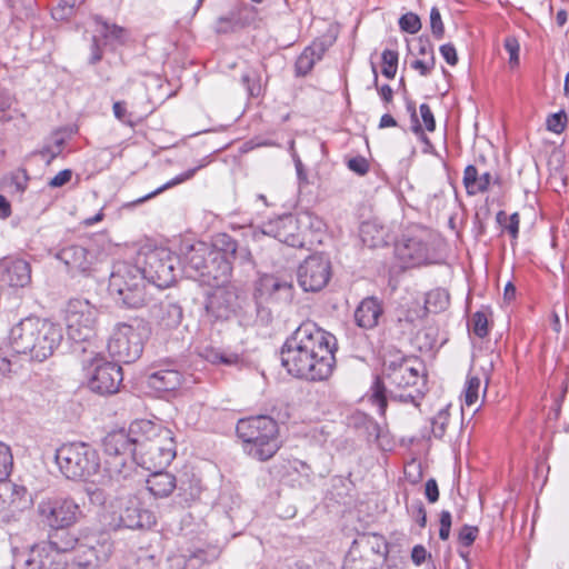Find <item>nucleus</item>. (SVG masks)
<instances>
[{
	"mask_svg": "<svg viewBox=\"0 0 569 569\" xmlns=\"http://www.w3.org/2000/svg\"><path fill=\"white\" fill-rule=\"evenodd\" d=\"M478 532V527L465 525L459 531L458 539L463 546L469 547L475 542Z\"/></svg>",
	"mask_w": 569,
	"mask_h": 569,
	"instance_id": "obj_56",
	"label": "nucleus"
},
{
	"mask_svg": "<svg viewBox=\"0 0 569 569\" xmlns=\"http://www.w3.org/2000/svg\"><path fill=\"white\" fill-rule=\"evenodd\" d=\"M176 490V505L181 508H187L200 497V480L196 479L193 475L189 476L188 473H183L181 477L177 478Z\"/></svg>",
	"mask_w": 569,
	"mask_h": 569,
	"instance_id": "obj_32",
	"label": "nucleus"
},
{
	"mask_svg": "<svg viewBox=\"0 0 569 569\" xmlns=\"http://www.w3.org/2000/svg\"><path fill=\"white\" fill-rule=\"evenodd\" d=\"M96 21L102 26V34L106 38L120 40L124 33V29L116 24H109L107 21H102L100 17H96Z\"/></svg>",
	"mask_w": 569,
	"mask_h": 569,
	"instance_id": "obj_55",
	"label": "nucleus"
},
{
	"mask_svg": "<svg viewBox=\"0 0 569 569\" xmlns=\"http://www.w3.org/2000/svg\"><path fill=\"white\" fill-rule=\"evenodd\" d=\"M232 260H227L219 251H212L207 269L200 280L209 287L226 286L232 272Z\"/></svg>",
	"mask_w": 569,
	"mask_h": 569,
	"instance_id": "obj_24",
	"label": "nucleus"
},
{
	"mask_svg": "<svg viewBox=\"0 0 569 569\" xmlns=\"http://www.w3.org/2000/svg\"><path fill=\"white\" fill-rule=\"evenodd\" d=\"M179 258L166 248H157L144 256L140 270L149 283L158 288L170 287L177 278Z\"/></svg>",
	"mask_w": 569,
	"mask_h": 569,
	"instance_id": "obj_10",
	"label": "nucleus"
},
{
	"mask_svg": "<svg viewBox=\"0 0 569 569\" xmlns=\"http://www.w3.org/2000/svg\"><path fill=\"white\" fill-rule=\"evenodd\" d=\"M130 432L141 433L139 441L146 445L156 446L160 449L170 448L171 451H177L173 432L160 425H156L149 420L136 421L130 426Z\"/></svg>",
	"mask_w": 569,
	"mask_h": 569,
	"instance_id": "obj_18",
	"label": "nucleus"
},
{
	"mask_svg": "<svg viewBox=\"0 0 569 569\" xmlns=\"http://www.w3.org/2000/svg\"><path fill=\"white\" fill-rule=\"evenodd\" d=\"M430 28L435 38L441 39L445 34V26L441 20L440 11L437 7H432L430 11Z\"/></svg>",
	"mask_w": 569,
	"mask_h": 569,
	"instance_id": "obj_53",
	"label": "nucleus"
},
{
	"mask_svg": "<svg viewBox=\"0 0 569 569\" xmlns=\"http://www.w3.org/2000/svg\"><path fill=\"white\" fill-rule=\"evenodd\" d=\"M119 521L123 528L150 529L156 525V516L152 511L143 508L138 500H130L121 511Z\"/></svg>",
	"mask_w": 569,
	"mask_h": 569,
	"instance_id": "obj_26",
	"label": "nucleus"
},
{
	"mask_svg": "<svg viewBox=\"0 0 569 569\" xmlns=\"http://www.w3.org/2000/svg\"><path fill=\"white\" fill-rule=\"evenodd\" d=\"M357 426H361L367 435L368 441H379L381 437V427L372 418L366 415L355 417Z\"/></svg>",
	"mask_w": 569,
	"mask_h": 569,
	"instance_id": "obj_39",
	"label": "nucleus"
},
{
	"mask_svg": "<svg viewBox=\"0 0 569 569\" xmlns=\"http://www.w3.org/2000/svg\"><path fill=\"white\" fill-rule=\"evenodd\" d=\"M420 362L416 358L395 355L383 362L386 379L396 388H407L417 385L420 379Z\"/></svg>",
	"mask_w": 569,
	"mask_h": 569,
	"instance_id": "obj_15",
	"label": "nucleus"
},
{
	"mask_svg": "<svg viewBox=\"0 0 569 569\" xmlns=\"http://www.w3.org/2000/svg\"><path fill=\"white\" fill-rule=\"evenodd\" d=\"M360 238L369 248L382 247L388 243V230L376 221H366L360 227Z\"/></svg>",
	"mask_w": 569,
	"mask_h": 569,
	"instance_id": "obj_36",
	"label": "nucleus"
},
{
	"mask_svg": "<svg viewBox=\"0 0 569 569\" xmlns=\"http://www.w3.org/2000/svg\"><path fill=\"white\" fill-rule=\"evenodd\" d=\"M471 323L472 331L477 337L485 338L488 335V319L483 312H475L471 318Z\"/></svg>",
	"mask_w": 569,
	"mask_h": 569,
	"instance_id": "obj_51",
	"label": "nucleus"
},
{
	"mask_svg": "<svg viewBox=\"0 0 569 569\" xmlns=\"http://www.w3.org/2000/svg\"><path fill=\"white\" fill-rule=\"evenodd\" d=\"M410 510H411L412 517L415 518L417 523L421 528L426 527L427 512H426L423 503L420 500H417V501L412 502V505L410 506Z\"/></svg>",
	"mask_w": 569,
	"mask_h": 569,
	"instance_id": "obj_58",
	"label": "nucleus"
},
{
	"mask_svg": "<svg viewBox=\"0 0 569 569\" xmlns=\"http://www.w3.org/2000/svg\"><path fill=\"white\" fill-rule=\"evenodd\" d=\"M136 457L106 458L104 477L111 485L124 486L136 470Z\"/></svg>",
	"mask_w": 569,
	"mask_h": 569,
	"instance_id": "obj_28",
	"label": "nucleus"
},
{
	"mask_svg": "<svg viewBox=\"0 0 569 569\" xmlns=\"http://www.w3.org/2000/svg\"><path fill=\"white\" fill-rule=\"evenodd\" d=\"M382 74L388 79H393L397 73L398 67V52L393 50L386 49L382 54Z\"/></svg>",
	"mask_w": 569,
	"mask_h": 569,
	"instance_id": "obj_42",
	"label": "nucleus"
},
{
	"mask_svg": "<svg viewBox=\"0 0 569 569\" xmlns=\"http://www.w3.org/2000/svg\"><path fill=\"white\" fill-rule=\"evenodd\" d=\"M149 386L159 391H172L183 382V376L176 369H161L148 378Z\"/></svg>",
	"mask_w": 569,
	"mask_h": 569,
	"instance_id": "obj_34",
	"label": "nucleus"
},
{
	"mask_svg": "<svg viewBox=\"0 0 569 569\" xmlns=\"http://www.w3.org/2000/svg\"><path fill=\"white\" fill-rule=\"evenodd\" d=\"M64 566L62 556L43 542L34 545L24 560L26 569H64Z\"/></svg>",
	"mask_w": 569,
	"mask_h": 569,
	"instance_id": "obj_25",
	"label": "nucleus"
},
{
	"mask_svg": "<svg viewBox=\"0 0 569 569\" xmlns=\"http://www.w3.org/2000/svg\"><path fill=\"white\" fill-rule=\"evenodd\" d=\"M316 63V58L312 57L307 50H303L302 53L297 58L295 69L297 76H306L308 74Z\"/></svg>",
	"mask_w": 569,
	"mask_h": 569,
	"instance_id": "obj_49",
	"label": "nucleus"
},
{
	"mask_svg": "<svg viewBox=\"0 0 569 569\" xmlns=\"http://www.w3.org/2000/svg\"><path fill=\"white\" fill-rule=\"evenodd\" d=\"M491 181L492 176L490 172L479 174L478 169L473 164L467 166L463 171V186L469 196L488 191Z\"/></svg>",
	"mask_w": 569,
	"mask_h": 569,
	"instance_id": "obj_35",
	"label": "nucleus"
},
{
	"mask_svg": "<svg viewBox=\"0 0 569 569\" xmlns=\"http://www.w3.org/2000/svg\"><path fill=\"white\" fill-rule=\"evenodd\" d=\"M37 515L50 529H68L80 520L82 510L72 498L53 496L38 502Z\"/></svg>",
	"mask_w": 569,
	"mask_h": 569,
	"instance_id": "obj_8",
	"label": "nucleus"
},
{
	"mask_svg": "<svg viewBox=\"0 0 569 569\" xmlns=\"http://www.w3.org/2000/svg\"><path fill=\"white\" fill-rule=\"evenodd\" d=\"M298 230V221L291 214L279 218L274 222H269L263 227V233L273 236L280 242L293 248L303 246V240Z\"/></svg>",
	"mask_w": 569,
	"mask_h": 569,
	"instance_id": "obj_22",
	"label": "nucleus"
},
{
	"mask_svg": "<svg viewBox=\"0 0 569 569\" xmlns=\"http://www.w3.org/2000/svg\"><path fill=\"white\" fill-rule=\"evenodd\" d=\"M206 300V311L216 320H227L236 313L239 308V297L233 287H213Z\"/></svg>",
	"mask_w": 569,
	"mask_h": 569,
	"instance_id": "obj_16",
	"label": "nucleus"
},
{
	"mask_svg": "<svg viewBox=\"0 0 569 569\" xmlns=\"http://www.w3.org/2000/svg\"><path fill=\"white\" fill-rule=\"evenodd\" d=\"M90 366L92 370L89 376L88 386L91 391L101 396L113 395L119 391L123 373L118 362L96 357Z\"/></svg>",
	"mask_w": 569,
	"mask_h": 569,
	"instance_id": "obj_11",
	"label": "nucleus"
},
{
	"mask_svg": "<svg viewBox=\"0 0 569 569\" xmlns=\"http://www.w3.org/2000/svg\"><path fill=\"white\" fill-rule=\"evenodd\" d=\"M399 27L402 31L415 34V33L419 32L422 24H421L420 18L416 13L408 12L400 17Z\"/></svg>",
	"mask_w": 569,
	"mask_h": 569,
	"instance_id": "obj_47",
	"label": "nucleus"
},
{
	"mask_svg": "<svg viewBox=\"0 0 569 569\" xmlns=\"http://www.w3.org/2000/svg\"><path fill=\"white\" fill-rule=\"evenodd\" d=\"M435 64H436L435 56H431L429 61L415 60L411 63V68H413L415 70H418L421 76L426 77L435 68Z\"/></svg>",
	"mask_w": 569,
	"mask_h": 569,
	"instance_id": "obj_62",
	"label": "nucleus"
},
{
	"mask_svg": "<svg viewBox=\"0 0 569 569\" xmlns=\"http://www.w3.org/2000/svg\"><path fill=\"white\" fill-rule=\"evenodd\" d=\"M56 462L66 478L88 480L100 470L98 451L84 442L62 445L56 451Z\"/></svg>",
	"mask_w": 569,
	"mask_h": 569,
	"instance_id": "obj_4",
	"label": "nucleus"
},
{
	"mask_svg": "<svg viewBox=\"0 0 569 569\" xmlns=\"http://www.w3.org/2000/svg\"><path fill=\"white\" fill-rule=\"evenodd\" d=\"M336 351V337L315 322L307 321L287 338L280 359L291 376L309 381H323L333 372Z\"/></svg>",
	"mask_w": 569,
	"mask_h": 569,
	"instance_id": "obj_1",
	"label": "nucleus"
},
{
	"mask_svg": "<svg viewBox=\"0 0 569 569\" xmlns=\"http://www.w3.org/2000/svg\"><path fill=\"white\" fill-rule=\"evenodd\" d=\"M138 446L140 465L148 470L167 468L177 455V451H171L170 448L160 449L156 446L146 445L142 441H138Z\"/></svg>",
	"mask_w": 569,
	"mask_h": 569,
	"instance_id": "obj_27",
	"label": "nucleus"
},
{
	"mask_svg": "<svg viewBox=\"0 0 569 569\" xmlns=\"http://www.w3.org/2000/svg\"><path fill=\"white\" fill-rule=\"evenodd\" d=\"M1 278L12 288H24L31 283V266L23 259H8L2 263Z\"/></svg>",
	"mask_w": 569,
	"mask_h": 569,
	"instance_id": "obj_29",
	"label": "nucleus"
},
{
	"mask_svg": "<svg viewBox=\"0 0 569 569\" xmlns=\"http://www.w3.org/2000/svg\"><path fill=\"white\" fill-rule=\"evenodd\" d=\"M202 357L213 365L221 363L226 366H231L238 361V356L234 353L227 355L219 349L214 348H204L202 352Z\"/></svg>",
	"mask_w": 569,
	"mask_h": 569,
	"instance_id": "obj_40",
	"label": "nucleus"
},
{
	"mask_svg": "<svg viewBox=\"0 0 569 569\" xmlns=\"http://www.w3.org/2000/svg\"><path fill=\"white\" fill-rule=\"evenodd\" d=\"M51 530L52 532L49 535V540L43 542L46 546H50V549L59 552L60 556L64 552L73 551L79 541L78 538L66 531V529Z\"/></svg>",
	"mask_w": 569,
	"mask_h": 569,
	"instance_id": "obj_37",
	"label": "nucleus"
},
{
	"mask_svg": "<svg viewBox=\"0 0 569 569\" xmlns=\"http://www.w3.org/2000/svg\"><path fill=\"white\" fill-rule=\"evenodd\" d=\"M330 277L331 262L325 254L308 257L297 271L298 282L305 291H320L327 286Z\"/></svg>",
	"mask_w": 569,
	"mask_h": 569,
	"instance_id": "obj_12",
	"label": "nucleus"
},
{
	"mask_svg": "<svg viewBox=\"0 0 569 569\" xmlns=\"http://www.w3.org/2000/svg\"><path fill=\"white\" fill-rule=\"evenodd\" d=\"M114 117L123 124H132L128 119V110L124 101H116L112 106Z\"/></svg>",
	"mask_w": 569,
	"mask_h": 569,
	"instance_id": "obj_63",
	"label": "nucleus"
},
{
	"mask_svg": "<svg viewBox=\"0 0 569 569\" xmlns=\"http://www.w3.org/2000/svg\"><path fill=\"white\" fill-rule=\"evenodd\" d=\"M83 0H60L59 4L52 11V17L57 20H62L72 13L76 6L82 3Z\"/></svg>",
	"mask_w": 569,
	"mask_h": 569,
	"instance_id": "obj_52",
	"label": "nucleus"
},
{
	"mask_svg": "<svg viewBox=\"0 0 569 569\" xmlns=\"http://www.w3.org/2000/svg\"><path fill=\"white\" fill-rule=\"evenodd\" d=\"M162 470L154 469L146 481L148 491L156 498L169 497L177 486V478Z\"/></svg>",
	"mask_w": 569,
	"mask_h": 569,
	"instance_id": "obj_33",
	"label": "nucleus"
},
{
	"mask_svg": "<svg viewBox=\"0 0 569 569\" xmlns=\"http://www.w3.org/2000/svg\"><path fill=\"white\" fill-rule=\"evenodd\" d=\"M212 251H219L227 260L246 263L251 259V253L246 247H239L238 242L227 233H218L210 247Z\"/></svg>",
	"mask_w": 569,
	"mask_h": 569,
	"instance_id": "obj_30",
	"label": "nucleus"
},
{
	"mask_svg": "<svg viewBox=\"0 0 569 569\" xmlns=\"http://www.w3.org/2000/svg\"><path fill=\"white\" fill-rule=\"evenodd\" d=\"M241 82L250 97H259L262 92L260 76L254 70H249L241 76Z\"/></svg>",
	"mask_w": 569,
	"mask_h": 569,
	"instance_id": "obj_41",
	"label": "nucleus"
},
{
	"mask_svg": "<svg viewBox=\"0 0 569 569\" xmlns=\"http://www.w3.org/2000/svg\"><path fill=\"white\" fill-rule=\"evenodd\" d=\"M372 402L376 403L379 407V412L381 415L385 413L387 408V397H386V388L383 386L382 380L377 377L372 387Z\"/></svg>",
	"mask_w": 569,
	"mask_h": 569,
	"instance_id": "obj_46",
	"label": "nucleus"
},
{
	"mask_svg": "<svg viewBox=\"0 0 569 569\" xmlns=\"http://www.w3.org/2000/svg\"><path fill=\"white\" fill-rule=\"evenodd\" d=\"M146 333L147 327L142 320L117 323L108 341L109 355L117 362H134L142 355Z\"/></svg>",
	"mask_w": 569,
	"mask_h": 569,
	"instance_id": "obj_6",
	"label": "nucleus"
},
{
	"mask_svg": "<svg viewBox=\"0 0 569 569\" xmlns=\"http://www.w3.org/2000/svg\"><path fill=\"white\" fill-rule=\"evenodd\" d=\"M54 257L72 274H88L96 261L94 253L79 244H67L60 248L54 253Z\"/></svg>",
	"mask_w": 569,
	"mask_h": 569,
	"instance_id": "obj_17",
	"label": "nucleus"
},
{
	"mask_svg": "<svg viewBox=\"0 0 569 569\" xmlns=\"http://www.w3.org/2000/svg\"><path fill=\"white\" fill-rule=\"evenodd\" d=\"M395 254L401 268H415L429 262V248L419 238H403L396 243Z\"/></svg>",
	"mask_w": 569,
	"mask_h": 569,
	"instance_id": "obj_19",
	"label": "nucleus"
},
{
	"mask_svg": "<svg viewBox=\"0 0 569 569\" xmlns=\"http://www.w3.org/2000/svg\"><path fill=\"white\" fill-rule=\"evenodd\" d=\"M236 431L243 443L244 452L259 461L271 459L281 447L279 426L269 416L240 419Z\"/></svg>",
	"mask_w": 569,
	"mask_h": 569,
	"instance_id": "obj_3",
	"label": "nucleus"
},
{
	"mask_svg": "<svg viewBox=\"0 0 569 569\" xmlns=\"http://www.w3.org/2000/svg\"><path fill=\"white\" fill-rule=\"evenodd\" d=\"M112 553V542L108 539L91 538L78 541L73 549L72 565L78 569H98Z\"/></svg>",
	"mask_w": 569,
	"mask_h": 569,
	"instance_id": "obj_14",
	"label": "nucleus"
},
{
	"mask_svg": "<svg viewBox=\"0 0 569 569\" xmlns=\"http://www.w3.org/2000/svg\"><path fill=\"white\" fill-rule=\"evenodd\" d=\"M98 310L87 300L73 299L66 309L67 335L74 342H89L96 336Z\"/></svg>",
	"mask_w": 569,
	"mask_h": 569,
	"instance_id": "obj_9",
	"label": "nucleus"
},
{
	"mask_svg": "<svg viewBox=\"0 0 569 569\" xmlns=\"http://www.w3.org/2000/svg\"><path fill=\"white\" fill-rule=\"evenodd\" d=\"M152 317L161 330L177 329L183 319V308L178 302L167 297L152 307Z\"/></svg>",
	"mask_w": 569,
	"mask_h": 569,
	"instance_id": "obj_23",
	"label": "nucleus"
},
{
	"mask_svg": "<svg viewBox=\"0 0 569 569\" xmlns=\"http://www.w3.org/2000/svg\"><path fill=\"white\" fill-rule=\"evenodd\" d=\"M348 168L351 171H353L360 176H363L369 170V163L363 157H355L348 161Z\"/></svg>",
	"mask_w": 569,
	"mask_h": 569,
	"instance_id": "obj_60",
	"label": "nucleus"
},
{
	"mask_svg": "<svg viewBox=\"0 0 569 569\" xmlns=\"http://www.w3.org/2000/svg\"><path fill=\"white\" fill-rule=\"evenodd\" d=\"M204 167V163H201L199 164L198 167L193 168V169H190L188 170L187 172L176 177L174 179L168 181L167 183H164L163 186H161L160 188H158L157 190H154L153 192L149 193L148 196L143 197L142 199H140L139 201L142 202L144 200H148L157 194H159L160 192L167 190L168 188H171L178 183H181L190 178H192L194 176V173L197 172L198 169Z\"/></svg>",
	"mask_w": 569,
	"mask_h": 569,
	"instance_id": "obj_44",
	"label": "nucleus"
},
{
	"mask_svg": "<svg viewBox=\"0 0 569 569\" xmlns=\"http://www.w3.org/2000/svg\"><path fill=\"white\" fill-rule=\"evenodd\" d=\"M420 116L422 118L425 128L432 132L436 129V120L430 107L427 103H422L419 107Z\"/></svg>",
	"mask_w": 569,
	"mask_h": 569,
	"instance_id": "obj_59",
	"label": "nucleus"
},
{
	"mask_svg": "<svg viewBox=\"0 0 569 569\" xmlns=\"http://www.w3.org/2000/svg\"><path fill=\"white\" fill-rule=\"evenodd\" d=\"M480 378L477 376H468L465 388V403L468 407L473 406L479 398Z\"/></svg>",
	"mask_w": 569,
	"mask_h": 569,
	"instance_id": "obj_43",
	"label": "nucleus"
},
{
	"mask_svg": "<svg viewBox=\"0 0 569 569\" xmlns=\"http://www.w3.org/2000/svg\"><path fill=\"white\" fill-rule=\"evenodd\" d=\"M387 553V541L381 535L359 533L345 558L343 569H379Z\"/></svg>",
	"mask_w": 569,
	"mask_h": 569,
	"instance_id": "obj_7",
	"label": "nucleus"
},
{
	"mask_svg": "<svg viewBox=\"0 0 569 569\" xmlns=\"http://www.w3.org/2000/svg\"><path fill=\"white\" fill-rule=\"evenodd\" d=\"M72 178V170L64 169L61 170L59 173H57L50 181L48 182V186L51 188H60L64 184H67Z\"/></svg>",
	"mask_w": 569,
	"mask_h": 569,
	"instance_id": "obj_61",
	"label": "nucleus"
},
{
	"mask_svg": "<svg viewBox=\"0 0 569 569\" xmlns=\"http://www.w3.org/2000/svg\"><path fill=\"white\" fill-rule=\"evenodd\" d=\"M383 309L376 297L365 298L355 311L356 323L363 329H372L378 326Z\"/></svg>",
	"mask_w": 569,
	"mask_h": 569,
	"instance_id": "obj_31",
	"label": "nucleus"
},
{
	"mask_svg": "<svg viewBox=\"0 0 569 569\" xmlns=\"http://www.w3.org/2000/svg\"><path fill=\"white\" fill-rule=\"evenodd\" d=\"M440 53L450 66H455L458 62V56L456 48L451 43H446L440 47Z\"/></svg>",
	"mask_w": 569,
	"mask_h": 569,
	"instance_id": "obj_64",
	"label": "nucleus"
},
{
	"mask_svg": "<svg viewBox=\"0 0 569 569\" xmlns=\"http://www.w3.org/2000/svg\"><path fill=\"white\" fill-rule=\"evenodd\" d=\"M133 435L124 430L109 432L102 441L107 458L136 457L139 449V437H133Z\"/></svg>",
	"mask_w": 569,
	"mask_h": 569,
	"instance_id": "obj_20",
	"label": "nucleus"
},
{
	"mask_svg": "<svg viewBox=\"0 0 569 569\" xmlns=\"http://www.w3.org/2000/svg\"><path fill=\"white\" fill-rule=\"evenodd\" d=\"M12 469V455L10 448L0 442V481L6 480Z\"/></svg>",
	"mask_w": 569,
	"mask_h": 569,
	"instance_id": "obj_48",
	"label": "nucleus"
},
{
	"mask_svg": "<svg viewBox=\"0 0 569 569\" xmlns=\"http://www.w3.org/2000/svg\"><path fill=\"white\" fill-rule=\"evenodd\" d=\"M109 291L124 306L140 308L147 302L146 279L140 267L120 263L116 266L109 280Z\"/></svg>",
	"mask_w": 569,
	"mask_h": 569,
	"instance_id": "obj_5",
	"label": "nucleus"
},
{
	"mask_svg": "<svg viewBox=\"0 0 569 569\" xmlns=\"http://www.w3.org/2000/svg\"><path fill=\"white\" fill-rule=\"evenodd\" d=\"M567 116L565 111L552 113L547 119L548 130L555 133H561L566 128Z\"/></svg>",
	"mask_w": 569,
	"mask_h": 569,
	"instance_id": "obj_54",
	"label": "nucleus"
},
{
	"mask_svg": "<svg viewBox=\"0 0 569 569\" xmlns=\"http://www.w3.org/2000/svg\"><path fill=\"white\" fill-rule=\"evenodd\" d=\"M439 522H440L439 538L441 540L446 541L450 537L451 513L447 510H442L440 513Z\"/></svg>",
	"mask_w": 569,
	"mask_h": 569,
	"instance_id": "obj_57",
	"label": "nucleus"
},
{
	"mask_svg": "<svg viewBox=\"0 0 569 569\" xmlns=\"http://www.w3.org/2000/svg\"><path fill=\"white\" fill-rule=\"evenodd\" d=\"M293 293L292 281L273 274H264L257 281L253 297L259 309L270 302L289 305L293 300Z\"/></svg>",
	"mask_w": 569,
	"mask_h": 569,
	"instance_id": "obj_13",
	"label": "nucleus"
},
{
	"mask_svg": "<svg viewBox=\"0 0 569 569\" xmlns=\"http://www.w3.org/2000/svg\"><path fill=\"white\" fill-rule=\"evenodd\" d=\"M503 47L509 53V64L511 68H515L519 64V50L520 44L516 37L508 36L503 40Z\"/></svg>",
	"mask_w": 569,
	"mask_h": 569,
	"instance_id": "obj_50",
	"label": "nucleus"
},
{
	"mask_svg": "<svg viewBox=\"0 0 569 569\" xmlns=\"http://www.w3.org/2000/svg\"><path fill=\"white\" fill-rule=\"evenodd\" d=\"M449 422L448 409H441L431 420V430L436 438L441 439Z\"/></svg>",
	"mask_w": 569,
	"mask_h": 569,
	"instance_id": "obj_45",
	"label": "nucleus"
},
{
	"mask_svg": "<svg viewBox=\"0 0 569 569\" xmlns=\"http://www.w3.org/2000/svg\"><path fill=\"white\" fill-rule=\"evenodd\" d=\"M211 256L212 250L204 242L190 246L182 260V271L186 277L200 281Z\"/></svg>",
	"mask_w": 569,
	"mask_h": 569,
	"instance_id": "obj_21",
	"label": "nucleus"
},
{
	"mask_svg": "<svg viewBox=\"0 0 569 569\" xmlns=\"http://www.w3.org/2000/svg\"><path fill=\"white\" fill-rule=\"evenodd\" d=\"M10 346L19 355L39 362L51 357L63 339V329L39 317H27L10 330Z\"/></svg>",
	"mask_w": 569,
	"mask_h": 569,
	"instance_id": "obj_2",
	"label": "nucleus"
},
{
	"mask_svg": "<svg viewBox=\"0 0 569 569\" xmlns=\"http://www.w3.org/2000/svg\"><path fill=\"white\" fill-rule=\"evenodd\" d=\"M64 146V139L58 133L53 134L51 141L46 143L37 154L41 157L47 164H50L53 159L61 154Z\"/></svg>",
	"mask_w": 569,
	"mask_h": 569,
	"instance_id": "obj_38",
	"label": "nucleus"
}]
</instances>
